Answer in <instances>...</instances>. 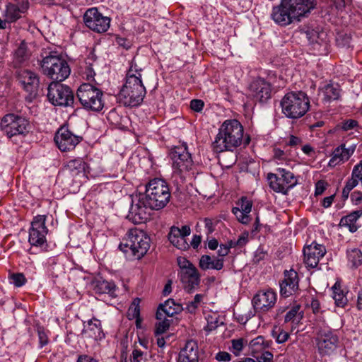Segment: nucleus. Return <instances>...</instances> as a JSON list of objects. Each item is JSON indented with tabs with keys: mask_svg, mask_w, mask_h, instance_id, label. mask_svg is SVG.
Listing matches in <instances>:
<instances>
[{
	"mask_svg": "<svg viewBox=\"0 0 362 362\" xmlns=\"http://www.w3.org/2000/svg\"><path fill=\"white\" fill-rule=\"evenodd\" d=\"M316 342L320 354L327 356L336 350L339 338L331 329H322L317 332Z\"/></svg>",
	"mask_w": 362,
	"mask_h": 362,
	"instance_id": "obj_16",
	"label": "nucleus"
},
{
	"mask_svg": "<svg viewBox=\"0 0 362 362\" xmlns=\"http://www.w3.org/2000/svg\"><path fill=\"white\" fill-rule=\"evenodd\" d=\"M247 344V340L244 338L233 339L230 341L229 350L235 356H240L243 354V351Z\"/></svg>",
	"mask_w": 362,
	"mask_h": 362,
	"instance_id": "obj_41",
	"label": "nucleus"
},
{
	"mask_svg": "<svg viewBox=\"0 0 362 362\" xmlns=\"http://www.w3.org/2000/svg\"><path fill=\"white\" fill-rule=\"evenodd\" d=\"M205 318L207 324L204 327V330L208 332L215 330L218 326L223 325V322L220 320L219 315L216 313H209Z\"/></svg>",
	"mask_w": 362,
	"mask_h": 362,
	"instance_id": "obj_43",
	"label": "nucleus"
},
{
	"mask_svg": "<svg viewBox=\"0 0 362 362\" xmlns=\"http://www.w3.org/2000/svg\"><path fill=\"white\" fill-rule=\"evenodd\" d=\"M359 182L362 185V160L354 167L351 177L347 179L345 183L342 190V197L344 199H348L350 192L355 188Z\"/></svg>",
	"mask_w": 362,
	"mask_h": 362,
	"instance_id": "obj_26",
	"label": "nucleus"
},
{
	"mask_svg": "<svg viewBox=\"0 0 362 362\" xmlns=\"http://www.w3.org/2000/svg\"><path fill=\"white\" fill-rule=\"evenodd\" d=\"M216 359L218 362H228L230 361L231 356L228 352L220 351L216 355Z\"/></svg>",
	"mask_w": 362,
	"mask_h": 362,
	"instance_id": "obj_59",
	"label": "nucleus"
},
{
	"mask_svg": "<svg viewBox=\"0 0 362 362\" xmlns=\"http://www.w3.org/2000/svg\"><path fill=\"white\" fill-rule=\"evenodd\" d=\"M150 210L151 209L147 204V201L140 194L132 199L127 218L134 224L144 223L148 219Z\"/></svg>",
	"mask_w": 362,
	"mask_h": 362,
	"instance_id": "obj_14",
	"label": "nucleus"
},
{
	"mask_svg": "<svg viewBox=\"0 0 362 362\" xmlns=\"http://www.w3.org/2000/svg\"><path fill=\"white\" fill-rule=\"evenodd\" d=\"M351 200L353 204L358 205L362 202V192L356 190L351 194Z\"/></svg>",
	"mask_w": 362,
	"mask_h": 362,
	"instance_id": "obj_57",
	"label": "nucleus"
},
{
	"mask_svg": "<svg viewBox=\"0 0 362 362\" xmlns=\"http://www.w3.org/2000/svg\"><path fill=\"white\" fill-rule=\"evenodd\" d=\"M124 241L119 244V249L129 259H141L150 247L149 236L138 228L129 230Z\"/></svg>",
	"mask_w": 362,
	"mask_h": 362,
	"instance_id": "obj_4",
	"label": "nucleus"
},
{
	"mask_svg": "<svg viewBox=\"0 0 362 362\" xmlns=\"http://www.w3.org/2000/svg\"><path fill=\"white\" fill-rule=\"evenodd\" d=\"M334 194L330 195L329 197H325L322 201V205L325 208L329 207L334 201Z\"/></svg>",
	"mask_w": 362,
	"mask_h": 362,
	"instance_id": "obj_63",
	"label": "nucleus"
},
{
	"mask_svg": "<svg viewBox=\"0 0 362 362\" xmlns=\"http://www.w3.org/2000/svg\"><path fill=\"white\" fill-rule=\"evenodd\" d=\"M355 151V146L346 148L344 144L337 147L332 154L329 161V166L335 167L337 165L347 161Z\"/></svg>",
	"mask_w": 362,
	"mask_h": 362,
	"instance_id": "obj_29",
	"label": "nucleus"
},
{
	"mask_svg": "<svg viewBox=\"0 0 362 362\" xmlns=\"http://www.w3.org/2000/svg\"><path fill=\"white\" fill-rule=\"evenodd\" d=\"M204 222L207 234L212 233L215 230V226L214 224L212 219L205 218Z\"/></svg>",
	"mask_w": 362,
	"mask_h": 362,
	"instance_id": "obj_60",
	"label": "nucleus"
},
{
	"mask_svg": "<svg viewBox=\"0 0 362 362\" xmlns=\"http://www.w3.org/2000/svg\"><path fill=\"white\" fill-rule=\"evenodd\" d=\"M76 362H98L97 360L88 355H80Z\"/></svg>",
	"mask_w": 362,
	"mask_h": 362,
	"instance_id": "obj_64",
	"label": "nucleus"
},
{
	"mask_svg": "<svg viewBox=\"0 0 362 362\" xmlns=\"http://www.w3.org/2000/svg\"><path fill=\"white\" fill-rule=\"evenodd\" d=\"M272 337L276 339V342L279 344H282L286 341L289 337V334L284 331L280 327H274L272 332Z\"/></svg>",
	"mask_w": 362,
	"mask_h": 362,
	"instance_id": "obj_46",
	"label": "nucleus"
},
{
	"mask_svg": "<svg viewBox=\"0 0 362 362\" xmlns=\"http://www.w3.org/2000/svg\"><path fill=\"white\" fill-rule=\"evenodd\" d=\"M177 362H199V348L194 340H189L182 348L177 358Z\"/></svg>",
	"mask_w": 362,
	"mask_h": 362,
	"instance_id": "obj_27",
	"label": "nucleus"
},
{
	"mask_svg": "<svg viewBox=\"0 0 362 362\" xmlns=\"http://www.w3.org/2000/svg\"><path fill=\"white\" fill-rule=\"evenodd\" d=\"M190 233L191 230L188 226H183L181 228L173 226L168 234V240L177 248L186 250L189 248V245L185 238L189 235Z\"/></svg>",
	"mask_w": 362,
	"mask_h": 362,
	"instance_id": "obj_23",
	"label": "nucleus"
},
{
	"mask_svg": "<svg viewBox=\"0 0 362 362\" xmlns=\"http://www.w3.org/2000/svg\"><path fill=\"white\" fill-rule=\"evenodd\" d=\"M182 310V305L175 303L173 299L170 298L159 305L156 312V319L162 320L165 315L172 317Z\"/></svg>",
	"mask_w": 362,
	"mask_h": 362,
	"instance_id": "obj_31",
	"label": "nucleus"
},
{
	"mask_svg": "<svg viewBox=\"0 0 362 362\" xmlns=\"http://www.w3.org/2000/svg\"><path fill=\"white\" fill-rule=\"evenodd\" d=\"M269 185L275 192L286 194L297 184L294 174L284 168H279L276 173L267 174Z\"/></svg>",
	"mask_w": 362,
	"mask_h": 362,
	"instance_id": "obj_9",
	"label": "nucleus"
},
{
	"mask_svg": "<svg viewBox=\"0 0 362 362\" xmlns=\"http://www.w3.org/2000/svg\"><path fill=\"white\" fill-rule=\"evenodd\" d=\"M95 60L93 59V57H88L85 60L83 65L81 66V76L84 79L88 81H95Z\"/></svg>",
	"mask_w": 362,
	"mask_h": 362,
	"instance_id": "obj_39",
	"label": "nucleus"
},
{
	"mask_svg": "<svg viewBox=\"0 0 362 362\" xmlns=\"http://www.w3.org/2000/svg\"><path fill=\"white\" fill-rule=\"evenodd\" d=\"M346 257L352 268L356 269L362 265V252L358 248L346 250Z\"/></svg>",
	"mask_w": 362,
	"mask_h": 362,
	"instance_id": "obj_40",
	"label": "nucleus"
},
{
	"mask_svg": "<svg viewBox=\"0 0 362 362\" xmlns=\"http://www.w3.org/2000/svg\"><path fill=\"white\" fill-rule=\"evenodd\" d=\"M280 294L287 298L296 294L299 288V278L298 273L293 270H285L284 279L279 282Z\"/></svg>",
	"mask_w": 362,
	"mask_h": 362,
	"instance_id": "obj_18",
	"label": "nucleus"
},
{
	"mask_svg": "<svg viewBox=\"0 0 362 362\" xmlns=\"http://www.w3.org/2000/svg\"><path fill=\"white\" fill-rule=\"evenodd\" d=\"M332 298L337 307L344 308L348 303V299L344 292L341 290L339 284L336 283L332 287Z\"/></svg>",
	"mask_w": 362,
	"mask_h": 362,
	"instance_id": "obj_42",
	"label": "nucleus"
},
{
	"mask_svg": "<svg viewBox=\"0 0 362 362\" xmlns=\"http://www.w3.org/2000/svg\"><path fill=\"white\" fill-rule=\"evenodd\" d=\"M170 157L173 160L175 172L179 173L183 177L189 175L193 169L194 163L186 144L173 148L170 152Z\"/></svg>",
	"mask_w": 362,
	"mask_h": 362,
	"instance_id": "obj_10",
	"label": "nucleus"
},
{
	"mask_svg": "<svg viewBox=\"0 0 362 362\" xmlns=\"http://www.w3.org/2000/svg\"><path fill=\"white\" fill-rule=\"evenodd\" d=\"M203 296L201 294L195 295L194 300L189 302L187 305L186 309L189 313H193L195 312L196 309L198 308L199 304L200 303Z\"/></svg>",
	"mask_w": 362,
	"mask_h": 362,
	"instance_id": "obj_51",
	"label": "nucleus"
},
{
	"mask_svg": "<svg viewBox=\"0 0 362 362\" xmlns=\"http://www.w3.org/2000/svg\"><path fill=\"white\" fill-rule=\"evenodd\" d=\"M46 216L37 215L31 222L28 242L32 246L43 247L47 245L46 235L48 229L45 226Z\"/></svg>",
	"mask_w": 362,
	"mask_h": 362,
	"instance_id": "obj_13",
	"label": "nucleus"
},
{
	"mask_svg": "<svg viewBox=\"0 0 362 362\" xmlns=\"http://www.w3.org/2000/svg\"><path fill=\"white\" fill-rule=\"evenodd\" d=\"M327 183L324 180H319L315 184V195L322 194L327 189Z\"/></svg>",
	"mask_w": 362,
	"mask_h": 362,
	"instance_id": "obj_55",
	"label": "nucleus"
},
{
	"mask_svg": "<svg viewBox=\"0 0 362 362\" xmlns=\"http://www.w3.org/2000/svg\"><path fill=\"white\" fill-rule=\"evenodd\" d=\"M204 103L202 100L194 99L190 102V107L195 112H199L202 110Z\"/></svg>",
	"mask_w": 362,
	"mask_h": 362,
	"instance_id": "obj_56",
	"label": "nucleus"
},
{
	"mask_svg": "<svg viewBox=\"0 0 362 362\" xmlns=\"http://www.w3.org/2000/svg\"><path fill=\"white\" fill-rule=\"evenodd\" d=\"M178 264L181 268V271L185 270L189 268L190 267H194L190 262H189L185 258L178 259Z\"/></svg>",
	"mask_w": 362,
	"mask_h": 362,
	"instance_id": "obj_62",
	"label": "nucleus"
},
{
	"mask_svg": "<svg viewBox=\"0 0 362 362\" xmlns=\"http://www.w3.org/2000/svg\"><path fill=\"white\" fill-rule=\"evenodd\" d=\"M38 338H39V343L40 347H43L44 346L47 345L48 343V337L46 334V332L44 330L43 327H38L37 329Z\"/></svg>",
	"mask_w": 362,
	"mask_h": 362,
	"instance_id": "obj_54",
	"label": "nucleus"
},
{
	"mask_svg": "<svg viewBox=\"0 0 362 362\" xmlns=\"http://www.w3.org/2000/svg\"><path fill=\"white\" fill-rule=\"evenodd\" d=\"M10 279L12 283L17 287L22 286L26 282V279L22 273L13 274L11 275Z\"/></svg>",
	"mask_w": 362,
	"mask_h": 362,
	"instance_id": "obj_52",
	"label": "nucleus"
},
{
	"mask_svg": "<svg viewBox=\"0 0 362 362\" xmlns=\"http://www.w3.org/2000/svg\"><path fill=\"white\" fill-rule=\"evenodd\" d=\"M16 69L15 74L16 77L23 88L30 93L35 90L39 84V78L37 74L27 69L21 67Z\"/></svg>",
	"mask_w": 362,
	"mask_h": 362,
	"instance_id": "obj_22",
	"label": "nucleus"
},
{
	"mask_svg": "<svg viewBox=\"0 0 362 362\" xmlns=\"http://www.w3.org/2000/svg\"><path fill=\"white\" fill-rule=\"evenodd\" d=\"M250 94L255 100L264 103L271 98L272 85L264 78H259L250 85Z\"/></svg>",
	"mask_w": 362,
	"mask_h": 362,
	"instance_id": "obj_20",
	"label": "nucleus"
},
{
	"mask_svg": "<svg viewBox=\"0 0 362 362\" xmlns=\"http://www.w3.org/2000/svg\"><path fill=\"white\" fill-rule=\"evenodd\" d=\"M320 90L322 93V100L325 103H331L338 101L341 99L342 90L339 83L329 81L323 86L320 88Z\"/></svg>",
	"mask_w": 362,
	"mask_h": 362,
	"instance_id": "obj_28",
	"label": "nucleus"
},
{
	"mask_svg": "<svg viewBox=\"0 0 362 362\" xmlns=\"http://www.w3.org/2000/svg\"><path fill=\"white\" fill-rule=\"evenodd\" d=\"M281 107L286 117L298 119L308 111L310 100L307 94L303 91H291L281 99Z\"/></svg>",
	"mask_w": 362,
	"mask_h": 362,
	"instance_id": "obj_6",
	"label": "nucleus"
},
{
	"mask_svg": "<svg viewBox=\"0 0 362 362\" xmlns=\"http://www.w3.org/2000/svg\"><path fill=\"white\" fill-rule=\"evenodd\" d=\"M141 194L153 210H160L165 207L171 197L168 184L160 178L151 180L146 185L145 193Z\"/></svg>",
	"mask_w": 362,
	"mask_h": 362,
	"instance_id": "obj_5",
	"label": "nucleus"
},
{
	"mask_svg": "<svg viewBox=\"0 0 362 362\" xmlns=\"http://www.w3.org/2000/svg\"><path fill=\"white\" fill-rule=\"evenodd\" d=\"M351 37L349 35L343 33H337L336 43L339 47L349 48L351 46Z\"/></svg>",
	"mask_w": 362,
	"mask_h": 362,
	"instance_id": "obj_48",
	"label": "nucleus"
},
{
	"mask_svg": "<svg viewBox=\"0 0 362 362\" xmlns=\"http://www.w3.org/2000/svg\"><path fill=\"white\" fill-rule=\"evenodd\" d=\"M82 333L95 340H100L105 337L101 322L95 317L88 320L87 325H84Z\"/></svg>",
	"mask_w": 362,
	"mask_h": 362,
	"instance_id": "obj_30",
	"label": "nucleus"
},
{
	"mask_svg": "<svg viewBox=\"0 0 362 362\" xmlns=\"http://www.w3.org/2000/svg\"><path fill=\"white\" fill-rule=\"evenodd\" d=\"M139 298H135L128 309V317L129 319H137L140 315Z\"/></svg>",
	"mask_w": 362,
	"mask_h": 362,
	"instance_id": "obj_49",
	"label": "nucleus"
},
{
	"mask_svg": "<svg viewBox=\"0 0 362 362\" xmlns=\"http://www.w3.org/2000/svg\"><path fill=\"white\" fill-rule=\"evenodd\" d=\"M315 6V0H282L273 7L271 18L276 24L286 26L305 16Z\"/></svg>",
	"mask_w": 362,
	"mask_h": 362,
	"instance_id": "obj_1",
	"label": "nucleus"
},
{
	"mask_svg": "<svg viewBox=\"0 0 362 362\" xmlns=\"http://www.w3.org/2000/svg\"><path fill=\"white\" fill-rule=\"evenodd\" d=\"M250 353L252 356L259 354L261 351L267 349L270 345V341H265L264 337L258 336L254 339L251 340L248 344Z\"/></svg>",
	"mask_w": 362,
	"mask_h": 362,
	"instance_id": "obj_38",
	"label": "nucleus"
},
{
	"mask_svg": "<svg viewBox=\"0 0 362 362\" xmlns=\"http://www.w3.org/2000/svg\"><path fill=\"white\" fill-rule=\"evenodd\" d=\"M300 308V306L297 305L295 306H293L288 312L285 315L284 322H294L295 321H298L302 318V315H300V313L299 312Z\"/></svg>",
	"mask_w": 362,
	"mask_h": 362,
	"instance_id": "obj_45",
	"label": "nucleus"
},
{
	"mask_svg": "<svg viewBox=\"0 0 362 362\" xmlns=\"http://www.w3.org/2000/svg\"><path fill=\"white\" fill-rule=\"evenodd\" d=\"M143 360L144 353L139 349H134L132 354L131 362H142Z\"/></svg>",
	"mask_w": 362,
	"mask_h": 362,
	"instance_id": "obj_58",
	"label": "nucleus"
},
{
	"mask_svg": "<svg viewBox=\"0 0 362 362\" xmlns=\"http://www.w3.org/2000/svg\"><path fill=\"white\" fill-rule=\"evenodd\" d=\"M230 250L228 247H226L224 244H221L219 245V249L218 250V257L216 258H223L228 255Z\"/></svg>",
	"mask_w": 362,
	"mask_h": 362,
	"instance_id": "obj_61",
	"label": "nucleus"
},
{
	"mask_svg": "<svg viewBox=\"0 0 362 362\" xmlns=\"http://www.w3.org/2000/svg\"><path fill=\"white\" fill-rule=\"evenodd\" d=\"M30 56V52L28 49L27 44L23 41L15 52L13 64L15 68L21 67L26 62Z\"/></svg>",
	"mask_w": 362,
	"mask_h": 362,
	"instance_id": "obj_34",
	"label": "nucleus"
},
{
	"mask_svg": "<svg viewBox=\"0 0 362 362\" xmlns=\"http://www.w3.org/2000/svg\"><path fill=\"white\" fill-rule=\"evenodd\" d=\"M76 96L87 110L99 112L104 107L103 92L90 83H82L77 89Z\"/></svg>",
	"mask_w": 362,
	"mask_h": 362,
	"instance_id": "obj_7",
	"label": "nucleus"
},
{
	"mask_svg": "<svg viewBox=\"0 0 362 362\" xmlns=\"http://www.w3.org/2000/svg\"><path fill=\"white\" fill-rule=\"evenodd\" d=\"M180 279L184 289L187 293H192L199 285L200 275L195 267H190L185 270L181 271Z\"/></svg>",
	"mask_w": 362,
	"mask_h": 362,
	"instance_id": "obj_24",
	"label": "nucleus"
},
{
	"mask_svg": "<svg viewBox=\"0 0 362 362\" xmlns=\"http://www.w3.org/2000/svg\"><path fill=\"white\" fill-rule=\"evenodd\" d=\"M23 11L16 5L10 4L6 11V18L9 23L15 22L21 17Z\"/></svg>",
	"mask_w": 362,
	"mask_h": 362,
	"instance_id": "obj_44",
	"label": "nucleus"
},
{
	"mask_svg": "<svg viewBox=\"0 0 362 362\" xmlns=\"http://www.w3.org/2000/svg\"><path fill=\"white\" fill-rule=\"evenodd\" d=\"M141 71L133 59L127 74L126 82L118 95L119 102L124 106L136 107L142 103L146 95V88L141 81Z\"/></svg>",
	"mask_w": 362,
	"mask_h": 362,
	"instance_id": "obj_2",
	"label": "nucleus"
},
{
	"mask_svg": "<svg viewBox=\"0 0 362 362\" xmlns=\"http://www.w3.org/2000/svg\"><path fill=\"white\" fill-rule=\"evenodd\" d=\"M276 301V294L270 290L259 291L252 298V306L256 312L266 313L272 309Z\"/></svg>",
	"mask_w": 362,
	"mask_h": 362,
	"instance_id": "obj_19",
	"label": "nucleus"
},
{
	"mask_svg": "<svg viewBox=\"0 0 362 362\" xmlns=\"http://www.w3.org/2000/svg\"><path fill=\"white\" fill-rule=\"evenodd\" d=\"M28 121L23 117L15 114L6 115L1 121L0 127L8 137L25 135L28 132Z\"/></svg>",
	"mask_w": 362,
	"mask_h": 362,
	"instance_id": "obj_12",
	"label": "nucleus"
},
{
	"mask_svg": "<svg viewBox=\"0 0 362 362\" xmlns=\"http://www.w3.org/2000/svg\"><path fill=\"white\" fill-rule=\"evenodd\" d=\"M40 66L45 75L58 83L64 81L71 73L68 63L57 55L49 54L44 57Z\"/></svg>",
	"mask_w": 362,
	"mask_h": 362,
	"instance_id": "obj_8",
	"label": "nucleus"
},
{
	"mask_svg": "<svg viewBox=\"0 0 362 362\" xmlns=\"http://www.w3.org/2000/svg\"><path fill=\"white\" fill-rule=\"evenodd\" d=\"M326 254V249L323 245L313 242L310 245H308L303 249L304 263L307 267L315 268Z\"/></svg>",
	"mask_w": 362,
	"mask_h": 362,
	"instance_id": "obj_21",
	"label": "nucleus"
},
{
	"mask_svg": "<svg viewBox=\"0 0 362 362\" xmlns=\"http://www.w3.org/2000/svg\"><path fill=\"white\" fill-rule=\"evenodd\" d=\"M306 37L311 44L321 45L327 41V33L320 28L308 29L306 31Z\"/></svg>",
	"mask_w": 362,
	"mask_h": 362,
	"instance_id": "obj_37",
	"label": "nucleus"
},
{
	"mask_svg": "<svg viewBox=\"0 0 362 362\" xmlns=\"http://www.w3.org/2000/svg\"><path fill=\"white\" fill-rule=\"evenodd\" d=\"M160 320V321L156 325L155 334L156 335L161 334L166 332L169 329L170 325V321L166 319L165 316H163V318Z\"/></svg>",
	"mask_w": 362,
	"mask_h": 362,
	"instance_id": "obj_50",
	"label": "nucleus"
},
{
	"mask_svg": "<svg viewBox=\"0 0 362 362\" xmlns=\"http://www.w3.org/2000/svg\"><path fill=\"white\" fill-rule=\"evenodd\" d=\"M199 266L203 270H221L223 267V258L213 259L211 256L204 255L201 257Z\"/></svg>",
	"mask_w": 362,
	"mask_h": 362,
	"instance_id": "obj_35",
	"label": "nucleus"
},
{
	"mask_svg": "<svg viewBox=\"0 0 362 362\" xmlns=\"http://www.w3.org/2000/svg\"><path fill=\"white\" fill-rule=\"evenodd\" d=\"M86 166V163L81 158H76L68 161L65 165V169L72 177H76L80 175H84Z\"/></svg>",
	"mask_w": 362,
	"mask_h": 362,
	"instance_id": "obj_36",
	"label": "nucleus"
},
{
	"mask_svg": "<svg viewBox=\"0 0 362 362\" xmlns=\"http://www.w3.org/2000/svg\"><path fill=\"white\" fill-rule=\"evenodd\" d=\"M243 132V127L237 119L226 120L212 144L214 151L218 153L233 151L241 144Z\"/></svg>",
	"mask_w": 362,
	"mask_h": 362,
	"instance_id": "obj_3",
	"label": "nucleus"
},
{
	"mask_svg": "<svg viewBox=\"0 0 362 362\" xmlns=\"http://www.w3.org/2000/svg\"><path fill=\"white\" fill-rule=\"evenodd\" d=\"M361 216L362 210L354 211L343 216L339 221V226L340 227H346L350 232L354 233L358 230L356 222Z\"/></svg>",
	"mask_w": 362,
	"mask_h": 362,
	"instance_id": "obj_33",
	"label": "nucleus"
},
{
	"mask_svg": "<svg viewBox=\"0 0 362 362\" xmlns=\"http://www.w3.org/2000/svg\"><path fill=\"white\" fill-rule=\"evenodd\" d=\"M47 96L54 106L69 107L74 101V95L70 87L54 81L49 85Z\"/></svg>",
	"mask_w": 362,
	"mask_h": 362,
	"instance_id": "obj_11",
	"label": "nucleus"
},
{
	"mask_svg": "<svg viewBox=\"0 0 362 362\" xmlns=\"http://www.w3.org/2000/svg\"><path fill=\"white\" fill-rule=\"evenodd\" d=\"M82 139V136L74 134L65 125L62 126L54 136V141L62 151H69L74 149Z\"/></svg>",
	"mask_w": 362,
	"mask_h": 362,
	"instance_id": "obj_15",
	"label": "nucleus"
},
{
	"mask_svg": "<svg viewBox=\"0 0 362 362\" xmlns=\"http://www.w3.org/2000/svg\"><path fill=\"white\" fill-rule=\"evenodd\" d=\"M337 129L344 132H348L350 130L356 129V131L359 128L358 121L352 119H346L337 124Z\"/></svg>",
	"mask_w": 362,
	"mask_h": 362,
	"instance_id": "obj_47",
	"label": "nucleus"
},
{
	"mask_svg": "<svg viewBox=\"0 0 362 362\" xmlns=\"http://www.w3.org/2000/svg\"><path fill=\"white\" fill-rule=\"evenodd\" d=\"M238 206L232 209V212L239 222L247 224L250 221L249 214L251 212L252 202L246 197H242L237 202Z\"/></svg>",
	"mask_w": 362,
	"mask_h": 362,
	"instance_id": "obj_25",
	"label": "nucleus"
},
{
	"mask_svg": "<svg viewBox=\"0 0 362 362\" xmlns=\"http://www.w3.org/2000/svg\"><path fill=\"white\" fill-rule=\"evenodd\" d=\"M94 291L99 294H108L111 297H116L118 288L112 281H107L103 278L96 279L93 281Z\"/></svg>",
	"mask_w": 362,
	"mask_h": 362,
	"instance_id": "obj_32",
	"label": "nucleus"
},
{
	"mask_svg": "<svg viewBox=\"0 0 362 362\" xmlns=\"http://www.w3.org/2000/svg\"><path fill=\"white\" fill-rule=\"evenodd\" d=\"M256 358L258 362H271L273 359V354L264 349L263 351H261L259 354L254 356Z\"/></svg>",
	"mask_w": 362,
	"mask_h": 362,
	"instance_id": "obj_53",
	"label": "nucleus"
},
{
	"mask_svg": "<svg viewBox=\"0 0 362 362\" xmlns=\"http://www.w3.org/2000/svg\"><path fill=\"white\" fill-rule=\"evenodd\" d=\"M83 21L88 28L97 33H104L110 27V18L103 16L96 8L88 9L83 16Z\"/></svg>",
	"mask_w": 362,
	"mask_h": 362,
	"instance_id": "obj_17",
	"label": "nucleus"
}]
</instances>
